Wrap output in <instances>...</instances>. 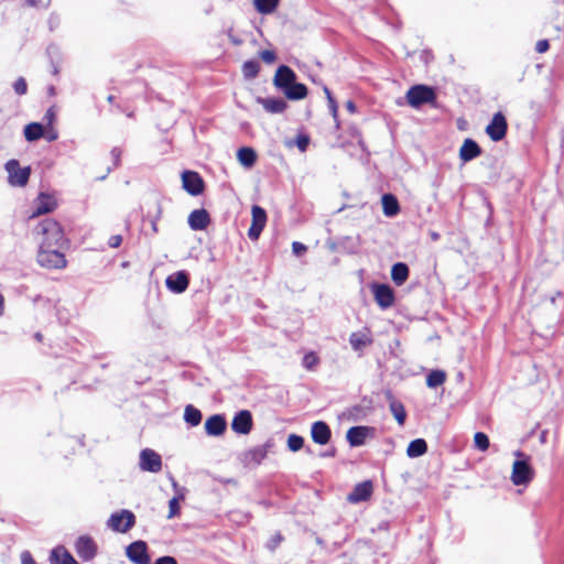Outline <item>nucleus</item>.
Masks as SVG:
<instances>
[{"instance_id": "27", "label": "nucleus", "mask_w": 564, "mask_h": 564, "mask_svg": "<svg viewBox=\"0 0 564 564\" xmlns=\"http://www.w3.org/2000/svg\"><path fill=\"white\" fill-rule=\"evenodd\" d=\"M51 564H78L73 555L64 547H55L50 556Z\"/></svg>"}, {"instance_id": "53", "label": "nucleus", "mask_w": 564, "mask_h": 564, "mask_svg": "<svg viewBox=\"0 0 564 564\" xmlns=\"http://www.w3.org/2000/svg\"><path fill=\"white\" fill-rule=\"evenodd\" d=\"M44 137L47 141H54L57 139L58 134L55 130L52 129L46 134L44 133Z\"/></svg>"}, {"instance_id": "47", "label": "nucleus", "mask_w": 564, "mask_h": 564, "mask_svg": "<svg viewBox=\"0 0 564 564\" xmlns=\"http://www.w3.org/2000/svg\"><path fill=\"white\" fill-rule=\"evenodd\" d=\"M310 139L306 135H299L296 139V145L301 151H305L308 145Z\"/></svg>"}, {"instance_id": "42", "label": "nucleus", "mask_w": 564, "mask_h": 564, "mask_svg": "<svg viewBox=\"0 0 564 564\" xmlns=\"http://www.w3.org/2000/svg\"><path fill=\"white\" fill-rule=\"evenodd\" d=\"M304 445V438L296 434H291L288 437V447L292 452L300 451Z\"/></svg>"}, {"instance_id": "3", "label": "nucleus", "mask_w": 564, "mask_h": 564, "mask_svg": "<svg viewBox=\"0 0 564 564\" xmlns=\"http://www.w3.org/2000/svg\"><path fill=\"white\" fill-rule=\"evenodd\" d=\"M436 94L432 87L425 85H415L406 93L408 104L413 108H419L424 104L433 102Z\"/></svg>"}, {"instance_id": "16", "label": "nucleus", "mask_w": 564, "mask_h": 564, "mask_svg": "<svg viewBox=\"0 0 564 564\" xmlns=\"http://www.w3.org/2000/svg\"><path fill=\"white\" fill-rule=\"evenodd\" d=\"M373 491V486L370 480L362 481L355 486L352 491L348 495L347 499L351 503L367 501Z\"/></svg>"}, {"instance_id": "31", "label": "nucleus", "mask_w": 564, "mask_h": 564, "mask_svg": "<svg viewBox=\"0 0 564 564\" xmlns=\"http://www.w3.org/2000/svg\"><path fill=\"white\" fill-rule=\"evenodd\" d=\"M427 452V444L423 438H416L410 442L406 448V455L411 458L420 457Z\"/></svg>"}, {"instance_id": "10", "label": "nucleus", "mask_w": 564, "mask_h": 564, "mask_svg": "<svg viewBox=\"0 0 564 564\" xmlns=\"http://www.w3.org/2000/svg\"><path fill=\"white\" fill-rule=\"evenodd\" d=\"M139 467L143 471L159 473L162 469V458L155 451L144 448L140 453Z\"/></svg>"}, {"instance_id": "32", "label": "nucleus", "mask_w": 564, "mask_h": 564, "mask_svg": "<svg viewBox=\"0 0 564 564\" xmlns=\"http://www.w3.org/2000/svg\"><path fill=\"white\" fill-rule=\"evenodd\" d=\"M238 161L245 167H251L257 160V153L252 148H240L237 152Z\"/></svg>"}, {"instance_id": "52", "label": "nucleus", "mask_w": 564, "mask_h": 564, "mask_svg": "<svg viewBox=\"0 0 564 564\" xmlns=\"http://www.w3.org/2000/svg\"><path fill=\"white\" fill-rule=\"evenodd\" d=\"M120 155H121V151H120V149H118V148H113V149L111 150V156H112V159H113V161H115V165H116V166H117V165H118V163H119Z\"/></svg>"}, {"instance_id": "20", "label": "nucleus", "mask_w": 564, "mask_h": 564, "mask_svg": "<svg viewBox=\"0 0 564 564\" xmlns=\"http://www.w3.org/2000/svg\"><path fill=\"white\" fill-rule=\"evenodd\" d=\"M371 432L372 429L368 426H352L347 431L346 438L350 446H361Z\"/></svg>"}, {"instance_id": "40", "label": "nucleus", "mask_w": 564, "mask_h": 564, "mask_svg": "<svg viewBox=\"0 0 564 564\" xmlns=\"http://www.w3.org/2000/svg\"><path fill=\"white\" fill-rule=\"evenodd\" d=\"M318 362L319 358L314 351L305 354L302 360L303 367L307 370H314Z\"/></svg>"}, {"instance_id": "59", "label": "nucleus", "mask_w": 564, "mask_h": 564, "mask_svg": "<svg viewBox=\"0 0 564 564\" xmlns=\"http://www.w3.org/2000/svg\"><path fill=\"white\" fill-rule=\"evenodd\" d=\"M30 6H41L44 4L42 0H29Z\"/></svg>"}, {"instance_id": "44", "label": "nucleus", "mask_w": 564, "mask_h": 564, "mask_svg": "<svg viewBox=\"0 0 564 564\" xmlns=\"http://www.w3.org/2000/svg\"><path fill=\"white\" fill-rule=\"evenodd\" d=\"M14 91L18 95H24L28 90L26 82L23 77L18 78L13 84Z\"/></svg>"}, {"instance_id": "45", "label": "nucleus", "mask_w": 564, "mask_h": 564, "mask_svg": "<svg viewBox=\"0 0 564 564\" xmlns=\"http://www.w3.org/2000/svg\"><path fill=\"white\" fill-rule=\"evenodd\" d=\"M261 59L267 64H272L276 59V55L273 51L264 50L260 52Z\"/></svg>"}, {"instance_id": "49", "label": "nucleus", "mask_w": 564, "mask_h": 564, "mask_svg": "<svg viewBox=\"0 0 564 564\" xmlns=\"http://www.w3.org/2000/svg\"><path fill=\"white\" fill-rule=\"evenodd\" d=\"M122 242V237L120 235H113L109 238L108 245L111 248H118Z\"/></svg>"}, {"instance_id": "56", "label": "nucleus", "mask_w": 564, "mask_h": 564, "mask_svg": "<svg viewBox=\"0 0 564 564\" xmlns=\"http://www.w3.org/2000/svg\"><path fill=\"white\" fill-rule=\"evenodd\" d=\"M228 37L231 41V43L235 44V45H240L242 43V41L240 39L234 36L231 34V32L228 33Z\"/></svg>"}, {"instance_id": "37", "label": "nucleus", "mask_w": 564, "mask_h": 564, "mask_svg": "<svg viewBox=\"0 0 564 564\" xmlns=\"http://www.w3.org/2000/svg\"><path fill=\"white\" fill-rule=\"evenodd\" d=\"M389 408H390L392 415L399 423V425H403L405 422V419H406V412H405L404 405L400 401L392 400L390 402Z\"/></svg>"}, {"instance_id": "35", "label": "nucleus", "mask_w": 564, "mask_h": 564, "mask_svg": "<svg viewBox=\"0 0 564 564\" xmlns=\"http://www.w3.org/2000/svg\"><path fill=\"white\" fill-rule=\"evenodd\" d=\"M280 0H253L256 10L260 14H271L275 11Z\"/></svg>"}, {"instance_id": "25", "label": "nucleus", "mask_w": 564, "mask_h": 564, "mask_svg": "<svg viewBox=\"0 0 564 564\" xmlns=\"http://www.w3.org/2000/svg\"><path fill=\"white\" fill-rule=\"evenodd\" d=\"M258 102L270 113H282L288 104L283 98H258Z\"/></svg>"}, {"instance_id": "13", "label": "nucleus", "mask_w": 564, "mask_h": 564, "mask_svg": "<svg viewBox=\"0 0 564 564\" xmlns=\"http://www.w3.org/2000/svg\"><path fill=\"white\" fill-rule=\"evenodd\" d=\"M75 551L83 561H90L96 556L97 545L90 536L82 535L75 543Z\"/></svg>"}, {"instance_id": "51", "label": "nucleus", "mask_w": 564, "mask_h": 564, "mask_svg": "<svg viewBox=\"0 0 564 564\" xmlns=\"http://www.w3.org/2000/svg\"><path fill=\"white\" fill-rule=\"evenodd\" d=\"M154 564H177V561L172 556H162L159 557Z\"/></svg>"}, {"instance_id": "43", "label": "nucleus", "mask_w": 564, "mask_h": 564, "mask_svg": "<svg viewBox=\"0 0 564 564\" xmlns=\"http://www.w3.org/2000/svg\"><path fill=\"white\" fill-rule=\"evenodd\" d=\"M328 108L332 113V117L334 118L336 128H339V120H338V106L334 97H329L328 100Z\"/></svg>"}, {"instance_id": "9", "label": "nucleus", "mask_w": 564, "mask_h": 564, "mask_svg": "<svg viewBox=\"0 0 564 564\" xmlns=\"http://www.w3.org/2000/svg\"><path fill=\"white\" fill-rule=\"evenodd\" d=\"M127 557L134 564H150L151 558L148 553V545L144 541H135L127 546Z\"/></svg>"}, {"instance_id": "8", "label": "nucleus", "mask_w": 564, "mask_h": 564, "mask_svg": "<svg viewBox=\"0 0 564 564\" xmlns=\"http://www.w3.org/2000/svg\"><path fill=\"white\" fill-rule=\"evenodd\" d=\"M251 216L252 220L248 230V237L251 240H258L267 224V212L262 207L253 205L251 208Z\"/></svg>"}, {"instance_id": "22", "label": "nucleus", "mask_w": 564, "mask_h": 564, "mask_svg": "<svg viewBox=\"0 0 564 564\" xmlns=\"http://www.w3.org/2000/svg\"><path fill=\"white\" fill-rule=\"evenodd\" d=\"M56 207V200L53 196L48 194L41 193L35 203V209L32 213L31 217H36L40 215H44L51 213Z\"/></svg>"}, {"instance_id": "26", "label": "nucleus", "mask_w": 564, "mask_h": 564, "mask_svg": "<svg viewBox=\"0 0 564 564\" xmlns=\"http://www.w3.org/2000/svg\"><path fill=\"white\" fill-rule=\"evenodd\" d=\"M172 486L176 495L169 501L167 519H172L180 513V500H183L185 498L184 488L178 487L175 480L172 481Z\"/></svg>"}, {"instance_id": "15", "label": "nucleus", "mask_w": 564, "mask_h": 564, "mask_svg": "<svg viewBox=\"0 0 564 564\" xmlns=\"http://www.w3.org/2000/svg\"><path fill=\"white\" fill-rule=\"evenodd\" d=\"M296 75L295 73L286 65H281L278 67L273 84L280 90H285L293 82H295Z\"/></svg>"}, {"instance_id": "24", "label": "nucleus", "mask_w": 564, "mask_h": 564, "mask_svg": "<svg viewBox=\"0 0 564 564\" xmlns=\"http://www.w3.org/2000/svg\"><path fill=\"white\" fill-rule=\"evenodd\" d=\"M349 344L355 351H362L367 346L372 344L369 330L351 333Z\"/></svg>"}, {"instance_id": "28", "label": "nucleus", "mask_w": 564, "mask_h": 564, "mask_svg": "<svg viewBox=\"0 0 564 564\" xmlns=\"http://www.w3.org/2000/svg\"><path fill=\"white\" fill-rule=\"evenodd\" d=\"M383 214L387 217H394L400 212V205L397 197L392 194H384L381 198Z\"/></svg>"}, {"instance_id": "7", "label": "nucleus", "mask_w": 564, "mask_h": 564, "mask_svg": "<svg viewBox=\"0 0 564 564\" xmlns=\"http://www.w3.org/2000/svg\"><path fill=\"white\" fill-rule=\"evenodd\" d=\"M6 170L9 174V183L13 186L26 185L31 170L30 167H20L17 160H10L6 164Z\"/></svg>"}, {"instance_id": "11", "label": "nucleus", "mask_w": 564, "mask_h": 564, "mask_svg": "<svg viewBox=\"0 0 564 564\" xmlns=\"http://www.w3.org/2000/svg\"><path fill=\"white\" fill-rule=\"evenodd\" d=\"M508 123L502 112L494 115L491 121L486 127V133L492 141H500L506 137Z\"/></svg>"}, {"instance_id": "34", "label": "nucleus", "mask_w": 564, "mask_h": 564, "mask_svg": "<svg viewBox=\"0 0 564 564\" xmlns=\"http://www.w3.org/2000/svg\"><path fill=\"white\" fill-rule=\"evenodd\" d=\"M446 377L447 376L444 370L434 369L426 377V386L431 389H435L446 381Z\"/></svg>"}, {"instance_id": "48", "label": "nucleus", "mask_w": 564, "mask_h": 564, "mask_svg": "<svg viewBox=\"0 0 564 564\" xmlns=\"http://www.w3.org/2000/svg\"><path fill=\"white\" fill-rule=\"evenodd\" d=\"M21 564H36L29 551L21 553Z\"/></svg>"}, {"instance_id": "6", "label": "nucleus", "mask_w": 564, "mask_h": 564, "mask_svg": "<svg viewBox=\"0 0 564 564\" xmlns=\"http://www.w3.org/2000/svg\"><path fill=\"white\" fill-rule=\"evenodd\" d=\"M533 478V469L529 459H519L513 463L511 480L516 486L527 485Z\"/></svg>"}, {"instance_id": "60", "label": "nucleus", "mask_w": 564, "mask_h": 564, "mask_svg": "<svg viewBox=\"0 0 564 564\" xmlns=\"http://www.w3.org/2000/svg\"><path fill=\"white\" fill-rule=\"evenodd\" d=\"M323 90H324L325 96H326L327 101H328V100H329V97H333V95H332V93H330V90L328 89V87H327V86H324V89H323Z\"/></svg>"}, {"instance_id": "1", "label": "nucleus", "mask_w": 564, "mask_h": 564, "mask_svg": "<svg viewBox=\"0 0 564 564\" xmlns=\"http://www.w3.org/2000/svg\"><path fill=\"white\" fill-rule=\"evenodd\" d=\"M33 232L40 239L39 248H62L67 242L61 225L53 218H45L40 221Z\"/></svg>"}, {"instance_id": "2", "label": "nucleus", "mask_w": 564, "mask_h": 564, "mask_svg": "<svg viewBox=\"0 0 564 564\" xmlns=\"http://www.w3.org/2000/svg\"><path fill=\"white\" fill-rule=\"evenodd\" d=\"M61 248L45 247L39 248L36 256L37 263L42 268L50 270H61L67 265L65 254L59 251Z\"/></svg>"}, {"instance_id": "17", "label": "nucleus", "mask_w": 564, "mask_h": 564, "mask_svg": "<svg viewBox=\"0 0 564 564\" xmlns=\"http://www.w3.org/2000/svg\"><path fill=\"white\" fill-rule=\"evenodd\" d=\"M166 286L174 293H183L189 283L188 274L185 271H177L166 278Z\"/></svg>"}, {"instance_id": "58", "label": "nucleus", "mask_w": 564, "mask_h": 564, "mask_svg": "<svg viewBox=\"0 0 564 564\" xmlns=\"http://www.w3.org/2000/svg\"><path fill=\"white\" fill-rule=\"evenodd\" d=\"M45 117H46V118H47V120L51 122V121L54 119L55 113H54V111H53L52 109H48V110L46 111Z\"/></svg>"}, {"instance_id": "18", "label": "nucleus", "mask_w": 564, "mask_h": 564, "mask_svg": "<svg viewBox=\"0 0 564 564\" xmlns=\"http://www.w3.org/2000/svg\"><path fill=\"white\" fill-rule=\"evenodd\" d=\"M188 226L193 230H205L210 224V217L206 209H195L188 216Z\"/></svg>"}, {"instance_id": "19", "label": "nucleus", "mask_w": 564, "mask_h": 564, "mask_svg": "<svg viewBox=\"0 0 564 564\" xmlns=\"http://www.w3.org/2000/svg\"><path fill=\"white\" fill-rule=\"evenodd\" d=\"M311 436L314 443L325 445L329 442L332 432L325 422L317 421L312 424Z\"/></svg>"}, {"instance_id": "14", "label": "nucleus", "mask_w": 564, "mask_h": 564, "mask_svg": "<svg viewBox=\"0 0 564 564\" xmlns=\"http://www.w3.org/2000/svg\"><path fill=\"white\" fill-rule=\"evenodd\" d=\"M252 415L248 410H241L236 413L231 421V429L237 434H249L252 430Z\"/></svg>"}, {"instance_id": "36", "label": "nucleus", "mask_w": 564, "mask_h": 564, "mask_svg": "<svg viewBox=\"0 0 564 564\" xmlns=\"http://www.w3.org/2000/svg\"><path fill=\"white\" fill-rule=\"evenodd\" d=\"M184 420L191 426H197L202 421V412L194 405L188 404L184 411Z\"/></svg>"}, {"instance_id": "50", "label": "nucleus", "mask_w": 564, "mask_h": 564, "mask_svg": "<svg viewBox=\"0 0 564 564\" xmlns=\"http://www.w3.org/2000/svg\"><path fill=\"white\" fill-rule=\"evenodd\" d=\"M549 47H550V44H549L547 40H540L536 43L535 50L539 53H544V52H546L549 50Z\"/></svg>"}, {"instance_id": "62", "label": "nucleus", "mask_w": 564, "mask_h": 564, "mask_svg": "<svg viewBox=\"0 0 564 564\" xmlns=\"http://www.w3.org/2000/svg\"><path fill=\"white\" fill-rule=\"evenodd\" d=\"M34 337H35V339H36V340H39V341H41V340H42V334H41V333H36Z\"/></svg>"}, {"instance_id": "4", "label": "nucleus", "mask_w": 564, "mask_h": 564, "mask_svg": "<svg viewBox=\"0 0 564 564\" xmlns=\"http://www.w3.org/2000/svg\"><path fill=\"white\" fill-rule=\"evenodd\" d=\"M135 523L134 514L129 510H121L110 516L107 521V525L115 532L126 533Z\"/></svg>"}, {"instance_id": "64", "label": "nucleus", "mask_w": 564, "mask_h": 564, "mask_svg": "<svg viewBox=\"0 0 564 564\" xmlns=\"http://www.w3.org/2000/svg\"><path fill=\"white\" fill-rule=\"evenodd\" d=\"M516 455H517L518 457H524V454H523V453H521V452H519V451H518V452H516Z\"/></svg>"}, {"instance_id": "12", "label": "nucleus", "mask_w": 564, "mask_h": 564, "mask_svg": "<svg viewBox=\"0 0 564 564\" xmlns=\"http://www.w3.org/2000/svg\"><path fill=\"white\" fill-rule=\"evenodd\" d=\"M183 188L191 195L197 196L204 191V181L200 175L193 171L182 173Z\"/></svg>"}, {"instance_id": "30", "label": "nucleus", "mask_w": 564, "mask_h": 564, "mask_svg": "<svg viewBox=\"0 0 564 564\" xmlns=\"http://www.w3.org/2000/svg\"><path fill=\"white\" fill-rule=\"evenodd\" d=\"M409 278V268L403 262L394 263L391 268V279L398 285H402Z\"/></svg>"}, {"instance_id": "61", "label": "nucleus", "mask_w": 564, "mask_h": 564, "mask_svg": "<svg viewBox=\"0 0 564 564\" xmlns=\"http://www.w3.org/2000/svg\"><path fill=\"white\" fill-rule=\"evenodd\" d=\"M335 455V451H332V452H327L325 454H323L322 456L326 457V456H329V457H333Z\"/></svg>"}, {"instance_id": "21", "label": "nucleus", "mask_w": 564, "mask_h": 564, "mask_svg": "<svg viewBox=\"0 0 564 564\" xmlns=\"http://www.w3.org/2000/svg\"><path fill=\"white\" fill-rule=\"evenodd\" d=\"M227 423L221 414H214L205 422V431L209 436H220L226 431Z\"/></svg>"}, {"instance_id": "5", "label": "nucleus", "mask_w": 564, "mask_h": 564, "mask_svg": "<svg viewBox=\"0 0 564 564\" xmlns=\"http://www.w3.org/2000/svg\"><path fill=\"white\" fill-rule=\"evenodd\" d=\"M376 303L381 310H388L394 304V291L388 284L372 283L370 285Z\"/></svg>"}, {"instance_id": "38", "label": "nucleus", "mask_w": 564, "mask_h": 564, "mask_svg": "<svg viewBox=\"0 0 564 564\" xmlns=\"http://www.w3.org/2000/svg\"><path fill=\"white\" fill-rule=\"evenodd\" d=\"M267 456V449L263 446H257L247 453V459L250 463L260 464Z\"/></svg>"}, {"instance_id": "55", "label": "nucleus", "mask_w": 564, "mask_h": 564, "mask_svg": "<svg viewBox=\"0 0 564 564\" xmlns=\"http://www.w3.org/2000/svg\"><path fill=\"white\" fill-rule=\"evenodd\" d=\"M346 109L350 112V113H355L356 112V105L354 104V101L351 100H348L346 102Z\"/></svg>"}, {"instance_id": "57", "label": "nucleus", "mask_w": 564, "mask_h": 564, "mask_svg": "<svg viewBox=\"0 0 564 564\" xmlns=\"http://www.w3.org/2000/svg\"><path fill=\"white\" fill-rule=\"evenodd\" d=\"M3 313H4V297L0 293V317L3 315Z\"/></svg>"}, {"instance_id": "29", "label": "nucleus", "mask_w": 564, "mask_h": 564, "mask_svg": "<svg viewBox=\"0 0 564 564\" xmlns=\"http://www.w3.org/2000/svg\"><path fill=\"white\" fill-rule=\"evenodd\" d=\"M283 94L290 100H301L307 96V88L304 84L293 82Z\"/></svg>"}, {"instance_id": "63", "label": "nucleus", "mask_w": 564, "mask_h": 564, "mask_svg": "<svg viewBox=\"0 0 564 564\" xmlns=\"http://www.w3.org/2000/svg\"><path fill=\"white\" fill-rule=\"evenodd\" d=\"M113 99H115V97H113L112 95H109V96L107 97V100H108V102H110V104H111V102H113Z\"/></svg>"}, {"instance_id": "39", "label": "nucleus", "mask_w": 564, "mask_h": 564, "mask_svg": "<svg viewBox=\"0 0 564 564\" xmlns=\"http://www.w3.org/2000/svg\"><path fill=\"white\" fill-rule=\"evenodd\" d=\"M260 70V65L256 61H247L242 65V72L245 77L254 78Z\"/></svg>"}, {"instance_id": "33", "label": "nucleus", "mask_w": 564, "mask_h": 564, "mask_svg": "<svg viewBox=\"0 0 564 564\" xmlns=\"http://www.w3.org/2000/svg\"><path fill=\"white\" fill-rule=\"evenodd\" d=\"M24 137L29 142L36 141L44 137V128L41 123L32 122L24 127Z\"/></svg>"}, {"instance_id": "23", "label": "nucleus", "mask_w": 564, "mask_h": 564, "mask_svg": "<svg viewBox=\"0 0 564 564\" xmlns=\"http://www.w3.org/2000/svg\"><path fill=\"white\" fill-rule=\"evenodd\" d=\"M480 154L481 149L473 139H466L459 149V158L463 162H469Z\"/></svg>"}, {"instance_id": "41", "label": "nucleus", "mask_w": 564, "mask_h": 564, "mask_svg": "<svg viewBox=\"0 0 564 564\" xmlns=\"http://www.w3.org/2000/svg\"><path fill=\"white\" fill-rule=\"evenodd\" d=\"M474 443H475L476 448H478L481 452L487 451L490 445L489 437L482 432H477L475 434Z\"/></svg>"}, {"instance_id": "54", "label": "nucleus", "mask_w": 564, "mask_h": 564, "mask_svg": "<svg viewBox=\"0 0 564 564\" xmlns=\"http://www.w3.org/2000/svg\"><path fill=\"white\" fill-rule=\"evenodd\" d=\"M282 540V536L281 534H276L272 540H271V544H270V547L271 549H274Z\"/></svg>"}, {"instance_id": "46", "label": "nucleus", "mask_w": 564, "mask_h": 564, "mask_svg": "<svg viewBox=\"0 0 564 564\" xmlns=\"http://www.w3.org/2000/svg\"><path fill=\"white\" fill-rule=\"evenodd\" d=\"M307 250L306 246L302 242L294 241L292 243V251L295 256H301Z\"/></svg>"}]
</instances>
